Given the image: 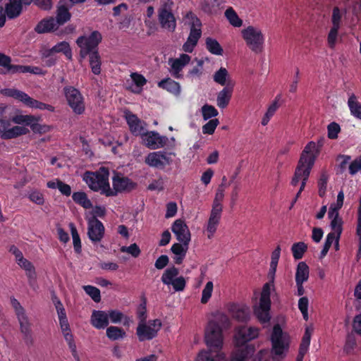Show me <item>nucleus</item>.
Here are the masks:
<instances>
[{
  "label": "nucleus",
  "instance_id": "nucleus-1",
  "mask_svg": "<svg viewBox=\"0 0 361 361\" xmlns=\"http://www.w3.org/2000/svg\"><path fill=\"white\" fill-rule=\"evenodd\" d=\"M231 325L229 317L223 312L216 311L209 316L204 329V342L209 349L200 351L195 361H228L221 349L224 340L223 332Z\"/></svg>",
  "mask_w": 361,
  "mask_h": 361
},
{
  "label": "nucleus",
  "instance_id": "nucleus-2",
  "mask_svg": "<svg viewBox=\"0 0 361 361\" xmlns=\"http://www.w3.org/2000/svg\"><path fill=\"white\" fill-rule=\"evenodd\" d=\"M271 353L274 361L283 360L289 350L290 338L279 324H275L269 335Z\"/></svg>",
  "mask_w": 361,
  "mask_h": 361
},
{
  "label": "nucleus",
  "instance_id": "nucleus-3",
  "mask_svg": "<svg viewBox=\"0 0 361 361\" xmlns=\"http://www.w3.org/2000/svg\"><path fill=\"white\" fill-rule=\"evenodd\" d=\"M109 176L108 169L101 167L96 172H85L83 180L93 191L99 192L107 197L115 196V192L111 190L109 183Z\"/></svg>",
  "mask_w": 361,
  "mask_h": 361
},
{
  "label": "nucleus",
  "instance_id": "nucleus-4",
  "mask_svg": "<svg viewBox=\"0 0 361 361\" xmlns=\"http://www.w3.org/2000/svg\"><path fill=\"white\" fill-rule=\"evenodd\" d=\"M54 303L57 312L59 326L61 333L63 336L65 341L68 344L71 355L75 361H80V356L77 350V346L75 343L74 336L73 334H72L63 305L61 303V302L58 299L54 300Z\"/></svg>",
  "mask_w": 361,
  "mask_h": 361
},
{
  "label": "nucleus",
  "instance_id": "nucleus-5",
  "mask_svg": "<svg viewBox=\"0 0 361 361\" xmlns=\"http://www.w3.org/2000/svg\"><path fill=\"white\" fill-rule=\"evenodd\" d=\"M240 34L249 49L255 54L262 52L265 44V35L259 27L250 25L242 29Z\"/></svg>",
  "mask_w": 361,
  "mask_h": 361
},
{
  "label": "nucleus",
  "instance_id": "nucleus-6",
  "mask_svg": "<svg viewBox=\"0 0 361 361\" xmlns=\"http://www.w3.org/2000/svg\"><path fill=\"white\" fill-rule=\"evenodd\" d=\"M274 285L265 283L263 286L259 301L253 306V313L257 320L262 324H268L271 319V290Z\"/></svg>",
  "mask_w": 361,
  "mask_h": 361
},
{
  "label": "nucleus",
  "instance_id": "nucleus-7",
  "mask_svg": "<svg viewBox=\"0 0 361 361\" xmlns=\"http://www.w3.org/2000/svg\"><path fill=\"white\" fill-rule=\"evenodd\" d=\"M1 93L4 96L12 97L22 102L25 106L32 109L47 110L51 112L55 110L53 106L36 100L25 92L15 88L3 89L1 90Z\"/></svg>",
  "mask_w": 361,
  "mask_h": 361
},
{
  "label": "nucleus",
  "instance_id": "nucleus-8",
  "mask_svg": "<svg viewBox=\"0 0 361 361\" xmlns=\"http://www.w3.org/2000/svg\"><path fill=\"white\" fill-rule=\"evenodd\" d=\"M320 147L321 145L314 142H309L301 153L296 169L311 171L319 154Z\"/></svg>",
  "mask_w": 361,
  "mask_h": 361
},
{
  "label": "nucleus",
  "instance_id": "nucleus-9",
  "mask_svg": "<svg viewBox=\"0 0 361 361\" xmlns=\"http://www.w3.org/2000/svg\"><path fill=\"white\" fill-rule=\"evenodd\" d=\"M102 40V35L97 31L92 32L90 35H84L78 38L76 43L80 47V56L85 59L93 51H97V47Z\"/></svg>",
  "mask_w": 361,
  "mask_h": 361
},
{
  "label": "nucleus",
  "instance_id": "nucleus-10",
  "mask_svg": "<svg viewBox=\"0 0 361 361\" xmlns=\"http://www.w3.org/2000/svg\"><path fill=\"white\" fill-rule=\"evenodd\" d=\"M63 93L68 104L76 114H82L85 109L84 97L80 92L72 86H66L63 88Z\"/></svg>",
  "mask_w": 361,
  "mask_h": 361
},
{
  "label": "nucleus",
  "instance_id": "nucleus-11",
  "mask_svg": "<svg viewBox=\"0 0 361 361\" xmlns=\"http://www.w3.org/2000/svg\"><path fill=\"white\" fill-rule=\"evenodd\" d=\"M174 154L164 151L149 152L145 159V163L152 168L164 169L173 162L172 156Z\"/></svg>",
  "mask_w": 361,
  "mask_h": 361
},
{
  "label": "nucleus",
  "instance_id": "nucleus-12",
  "mask_svg": "<svg viewBox=\"0 0 361 361\" xmlns=\"http://www.w3.org/2000/svg\"><path fill=\"white\" fill-rule=\"evenodd\" d=\"M161 327L159 319L149 320L148 322L140 321L137 327V335L140 341L152 340Z\"/></svg>",
  "mask_w": 361,
  "mask_h": 361
},
{
  "label": "nucleus",
  "instance_id": "nucleus-13",
  "mask_svg": "<svg viewBox=\"0 0 361 361\" xmlns=\"http://www.w3.org/2000/svg\"><path fill=\"white\" fill-rule=\"evenodd\" d=\"M11 119H0V137L3 140H11L29 133L27 127L13 126Z\"/></svg>",
  "mask_w": 361,
  "mask_h": 361
},
{
  "label": "nucleus",
  "instance_id": "nucleus-14",
  "mask_svg": "<svg viewBox=\"0 0 361 361\" xmlns=\"http://www.w3.org/2000/svg\"><path fill=\"white\" fill-rule=\"evenodd\" d=\"M179 271L175 267L166 269L161 276V281L165 285L171 286L174 291H183L185 287V279L182 276H178Z\"/></svg>",
  "mask_w": 361,
  "mask_h": 361
},
{
  "label": "nucleus",
  "instance_id": "nucleus-15",
  "mask_svg": "<svg viewBox=\"0 0 361 361\" xmlns=\"http://www.w3.org/2000/svg\"><path fill=\"white\" fill-rule=\"evenodd\" d=\"M9 252L14 255L15 260L18 265L25 270L29 283L32 286L36 281L37 274L35 267L32 262L25 259L22 252L14 245L10 247Z\"/></svg>",
  "mask_w": 361,
  "mask_h": 361
},
{
  "label": "nucleus",
  "instance_id": "nucleus-16",
  "mask_svg": "<svg viewBox=\"0 0 361 361\" xmlns=\"http://www.w3.org/2000/svg\"><path fill=\"white\" fill-rule=\"evenodd\" d=\"M9 252L14 255L15 260L18 265L25 270L29 283L32 286L36 281L37 274L35 267L32 262L25 259L22 252L14 245L10 247Z\"/></svg>",
  "mask_w": 361,
  "mask_h": 361
},
{
  "label": "nucleus",
  "instance_id": "nucleus-17",
  "mask_svg": "<svg viewBox=\"0 0 361 361\" xmlns=\"http://www.w3.org/2000/svg\"><path fill=\"white\" fill-rule=\"evenodd\" d=\"M10 301L19 322L21 333L25 337H30L31 335V324L25 310L15 298L11 297Z\"/></svg>",
  "mask_w": 361,
  "mask_h": 361
},
{
  "label": "nucleus",
  "instance_id": "nucleus-18",
  "mask_svg": "<svg viewBox=\"0 0 361 361\" xmlns=\"http://www.w3.org/2000/svg\"><path fill=\"white\" fill-rule=\"evenodd\" d=\"M140 137L143 145L150 149L164 147L168 140L166 136H162L156 131H145Z\"/></svg>",
  "mask_w": 361,
  "mask_h": 361
},
{
  "label": "nucleus",
  "instance_id": "nucleus-19",
  "mask_svg": "<svg viewBox=\"0 0 361 361\" xmlns=\"http://www.w3.org/2000/svg\"><path fill=\"white\" fill-rule=\"evenodd\" d=\"M259 329L255 326H242L236 329L235 340L238 346L244 345L245 343L258 338Z\"/></svg>",
  "mask_w": 361,
  "mask_h": 361
},
{
  "label": "nucleus",
  "instance_id": "nucleus-20",
  "mask_svg": "<svg viewBox=\"0 0 361 361\" xmlns=\"http://www.w3.org/2000/svg\"><path fill=\"white\" fill-rule=\"evenodd\" d=\"M191 56L187 54H181L177 58H171L169 59V65L170 66V73L172 76L176 78H182L183 69L190 63Z\"/></svg>",
  "mask_w": 361,
  "mask_h": 361
},
{
  "label": "nucleus",
  "instance_id": "nucleus-21",
  "mask_svg": "<svg viewBox=\"0 0 361 361\" xmlns=\"http://www.w3.org/2000/svg\"><path fill=\"white\" fill-rule=\"evenodd\" d=\"M87 235L90 240L97 243L102 240L104 235V226L103 224L94 216L88 219Z\"/></svg>",
  "mask_w": 361,
  "mask_h": 361
},
{
  "label": "nucleus",
  "instance_id": "nucleus-22",
  "mask_svg": "<svg viewBox=\"0 0 361 361\" xmlns=\"http://www.w3.org/2000/svg\"><path fill=\"white\" fill-rule=\"evenodd\" d=\"M343 221L330 220L331 231L327 235L324 245L329 247L334 244L336 250L339 249V240L343 231Z\"/></svg>",
  "mask_w": 361,
  "mask_h": 361
},
{
  "label": "nucleus",
  "instance_id": "nucleus-23",
  "mask_svg": "<svg viewBox=\"0 0 361 361\" xmlns=\"http://www.w3.org/2000/svg\"><path fill=\"white\" fill-rule=\"evenodd\" d=\"M171 231L178 241L189 244L191 240V233L184 220L176 219L171 225Z\"/></svg>",
  "mask_w": 361,
  "mask_h": 361
},
{
  "label": "nucleus",
  "instance_id": "nucleus-24",
  "mask_svg": "<svg viewBox=\"0 0 361 361\" xmlns=\"http://www.w3.org/2000/svg\"><path fill=\"white\" fill-rule=\"evenodd\" d=\"M159 20L161 27L169 32H173L176 27V18L171 9L166 5L163 6L159 11Z\"/></svg>",
  "mask_w": 361,
  "mask_h": 361
},
{
  "label": "nucleus",
  "instance_id": "nucleus-25",
  "mask_svg": "<svg viewBox=\"0 0 361 361\" xmlns=\"http://www.w3.org/2000/svg\"><path fill=\"white\" fill-rule=\"evenodd\" d=\"M112 185L115 195L118 192H129L135 188V183L128 177L116 174L112 178Z\"/></svg>",
  "mask_w": 361,
  "mask_h": 361
},
{
  "label": "nucleus",
  "instance_id": "nucleus-26",
  "mask_svg": "<svg viewBox=\"0 0 361 361\" xmlns=\"http://www.w3.org/2000/svg\"><path fill=\"white\" fill-rule=\"evenodd\" d=\"M221 218V212L211 210L207 221L204 226V233L212 239L216 233Z\"/></svg>",
  "mask_w": 361,
  "mask_h": 361
},
{
  "label": "nucleus",
  "instance_id": "nucleus-27",
  "mask_svg": "<svg viewBox=\"0 0 361 361\" xmlns=\"http://www.w3.org/2000/svg\"><path fill=\"white\" fill-rule=\"evenodd\" d=\"M146 83L147 80L142 75L138 73H132L130 75V78L126 80V89L132 92L140 94Z\"/></svg>",
  "mask_w": 361,
  "mask_h": 361
},
{
  "label": "nucleus",
  "instance_id": "nucleus-28",
  "mask_svg": "<svg viewBox=\"0 0 361 361\" xmlns=\"http://www.w3.org/2000/svg\"><path fill=\"white\" fill-rule=\"evenodd\" d=\"M126 119L131 133L136 136L141 135L146 130V123L140 120L135 114L130 112L126 113Z\"/></svg>",
  "mask_w": 361,
  "mask_h": 361
},
{
  "label": "nucleus",
  "instance_id": "nucleus-29",
  "mask_svg": "<svg viewBox=\"0 0 361 361\" xmlns=\"http://www.w3.org/2000/svg\"><path fill=\"white\" fill-rule=\"evenodd\" d=\"M228 311L231 316L239 322H247L250 317V307L245 304H232Z\"/></svg>",
  "mask_w": 361,
  "mask_h": 361
},
{
  "label": "nucleus",
  "instance_id": "nucleus-30",
  "mask_svg": "<svg viewBox=\"0 0 361 361\" xmlns=\"http://www.w3.org/2000/svg\"><path fill=\"white\" fill-rule=\"evenodd\" d=\"M32 0H9L6 6V13L9 18H14L18 16L21 11L23 5H29Z\"/></svg>",
  "mask_w": 361,
  "mask_h": 361
},
{
  "label": "nucleus",
  "instance_id": "nucleus-31",
  "mask_svg": "<svg viewBox=\"0 0 361 361\" xmlns=\"http://www.w3.org/2000/svg\"><path fill=\"white\" fill-rule=\"evenodd\" d=\"M90 324L97 329L107 328L109 319L106 311L93 310L90 317Z\"/></svg>",
  "mask_w": 361,
  "mask_h": 361
},
{
  "label": "nucleus",
  "instance_id": "nucleus-32",
  "mask_svg": "<svg viewBox=\"0 0 361 361\" xmlns=\"http://www.w3.org/2000/svg\"><path fill=\"white\" fill-rule=\"evenodd\" d=\"M20 65L11 63V58L0 53V75L19 73Z\"/></svg>",
  "mask_w": 361,
  "mask_h": 361
},
{
  "label": "nucleus",
  "instance_id": "nucleus-33",
  "mask_svg": "<svg viewBox=\"0 0 361 361\" xmlns=\"http://www.w3.org/2000/svg\"><path fill=\"white\" fill-rule=\"evenodd\" d=\"M238 347L232 354L231 361H245L255 351V346L252 344H245Z\"/></svg>",
  "mask_w": 361,
  "mask_h": 361
},
{
  "label": "nucleus",
  "instance_id": "nucleus-34",
  "mask_svg": "<svg viewBox=\"0 0 361 361\" xmlns=\"http://www.w3.org/2000/svg\"><path fill=\"white\" fill-rule=\"evenodd\" d=\"M62 52L66 57L71 60L72 59V51L70 48V45L66 42H61L54 46L51 49L44 51L42 53V56L44 58L49 57L53 53H60Z\"/></svg>",
  "mask_w": 361,
  "mask_h": 361
},
{
  "label": "nucleus",
  "instance_id": "nucleus-35",
  "mask_svg": "<svg viewBox=\"0 0 361 361\" xmlns=\"http://www.w3.org/2000/svg\"><path fill=\"white\" fill-rule=\"evenodd\" d=\"M40 117L27 114H16L11 118V121L16 124V126H30L32 130L36 129V126H33V123L38 122Z\"/></svg>",
  "mask_w": 361,
  "mask_h": 361
},
{
  "label": "nucleus",
  "instance_id": "nucleus-36",
  "mask_svg": "<svg viewBox=\"0 0 361 361\" xmlns=\"http://www.w3.org/2000/svg\"><path fill=\"white\" fill-rule=\"evenodd\" d=\"M343 201L344 193L341 190L337 195L336 202L331 204L329 207L328 217L330 220L343 221L342 218L339 216L338 211L343 207Z\"/></svg>",
  "mask_w": 361,
  "mask_h": 361
},
{
  "label": "nucleus",
  "instance_id": "nucleus-37",
  "mask_svg": "<svg viewBox=\"0 0 361 361\" xmlns=\"http://www.w3.org/2000/svg\"><path fill=\"white\" fill-rule=\"evenodd\" d=\"M310 174V171L306 170H301L300 169H295L294 176L291 180V184L292 185L295 186L298 184L300 181H301L300 190L297 192V197H300L302 191L304 190Z\"/></svg>",
  "mask_w": 361,
  "mask_h": 361
},
{
  "label": "nucleus",
  "instance_id": "nucleus-38",
  "mask_svg": "<svg viewBox=\"0 0 361 361\" xmlns=\"http://www.w3.org/2000/svg\"><path fill=\"white\" fill-rule=\"evenodd\" d=\"M233 87H225L219 91L216 96V105L220 109L226 108L232 97Z\"/></svg>",
  "mask_w": 361,
  "mask_h": 361
},
{
  "label": "nucleus",
  "instance_id": "nucleus-39",
  "mask_svg": "<svg viewBox=\"0 0 361 361\" xmlns=\"http://www.w3.org/2000/svg\"><path fill=\"white\" fill-rule=\"evenodd\" d=\"M201 35L202 32L195 30H190L186 42L183 45L182 49L186 53L192 52Z\"/></svg>",
  "mask_w": 361,
  "mask_h": 361
},
{
  "label": "nucleus",
  "instance_id": "nucleus-40",
  "mask_svg": "<svg viewBox=\"0 0 361 361\" xmlns=\"http://www.w3.org/2000/svg\"><path fill=\"white\" fill-rule=\"evenodd\" d=\"M189 244L185 243H174L171 250V252L174 254L173 261L176 264H180L182 263L183 259L185 258Z\"/></svg>",
  "mask_w": 361,
  "mask_h": 361
},
{
  "label": "nucleus",
  "instance_id": "nucleus-41",
  "mask_svg": "<svg viewBox=\"0 0 361 361\" xmlns=\"http://www.w3.org/2000/svg\"><path fill=\"white\" fill-rule=\"evenodd\" d=\"M214 81L221 85L228 87L231 82V75L228 70L224 67H221L219 70L214 72L213 75Z\"/></svg>",
  "mask_w": 361,
  "mask_h": 361
},
{
  "label": "nucleus",
  "instance_id": "nucleus-42",
  "mask_svg": "<svg viewBox=\"0 0 361 361\" xmlns=\"http://www.w3.org/2000/svg\"><path fill=\"white\" fill-rule=\"evenodd\" d=\"M281 255V247L278 245L276 249L271 253V262H270V268L269 271V278L270 281L268 283H271L274 285V281L275 278V274L276 271L278 262Z\"/></svg>",
  "mask_w": 361,
  "mask_h": 361
},
{
  "label": "nucleus",
  "instance_id": "nucleus-43",
  "mask_svg": "<svg viewBox=\"0 0 361 361\" xmlns=\"http://www.w3.org/2000/svg\"><path fill=\"white\" fill-rule=\"evenodd\" d=\"M108 319L113 324H119L123 322V325H129L131 320L129 317L125 316L121 311L116 310H111L106 311Z\"/></svg>",
  "mask_w": 361,
  "mask_h": 361
},
{
  "label": "nucleus",
  "instance_id": "nucleus-44",
  "mask_svg": "<svg viewBox=\"0 0 361 361\" xmlns=\"http://www.w3.org/2000/svg\"><path fill=\"white\" fill-rule=\"evenodd\" d=\"M58 26L55 19L50 18L39 22L35 27V31L38 33L48 32L56 30Z\"/></svg>",
  "mask_w": 361,
  "mask_h": 361
},
{
  "label": "nucleus",
  "instance_id": "nucleus-45",
  "mask_svg": "<svg viewBox=\"0 0 361 361\" xmlns=\"http://www.w3.org/2000/svg\"><path fill=\"white\" fill-rule=\"evenodd\" d=\"M158 86L175 95H179L180 93V84L171 78L162 80L158 83Z\"/></svg>",
  "mask_w": 361,
  "mask_h": 361
},
{
  "label": "nucleus",
  "instance_id": "nucleus-46",
  "mask_svg": "<svg viewBox=\"0 0 361 361\" xmlns=\"http://www.w3.org/2000/svg\"><path fill=\"white\" fill-rule=\"evenodd\" d=\"M348 106L351 115L361 120V103L358 102L357 97L354 94H351L349 96Z\"/></svg>",
  "mask_w": 361,
  "mask_h": 361
},
{
  "label": "nucleus",
  "instance_id": "nucleus-47",
  "mask_svg": "<svg viewBox=\"0 0 361 361\" xmlns=\"http://www.w3.org/2000/svg\"><path fill=\"white\" fill-rule=\"evenodd\" d=\"M89 63L92 72L94 75H99L102 70V60L98 51H93L89 55Z\"/></svg>",
  "mask_w": 361,
  "mask_h": 361
},
{
  "label": "nucleus",
  "instance_id": "nucleus-48",
  "mask_svg": "<svg viewBox=\"0 0 361 361\" xmlns=\"http://www.w3.org/2000/svg\"><path fill=\"white\" fill-rule=\"evenodd\" d=\"M183 22L185 25H188L190 27V30H195L199 32L201 31V22L195 14L192 12H187L183 17Z\"/></svg>",
  "mask_w": 361,
  "mask_h": 361
},
{
  "label": "nucleus",
  "instance_id": "nucleus-49",
  "mask_svg": "<svg viewBox=\"0 0 361 361\" xmlns=\"http://www.w3.org/2000/svg\"><path fill=\"white\" fill-rule=\"evenodd\" d=\"M106 335L111 341L123 339L126 336V331L116 326H108L106 330Z\"/></svg>",
  "mask_w": 361,
  "mask_h": 361
},
{
  "label": "nucleus",
  "instance_id": "nucleus-50",
  "mask_svg": "<svg viewBox=\"0 0 361 361\" xmlns=\"http://www.w3.org/2000/svg\"><path fill=\"white\" fill-rule=\"evenodd\" d=\"M225 17L229 23L234 27H240L243 25V20L240 18L235 11L232 8H228L224 13Z\"/></svg>",
  "mask_w": 361,
  "mask_h": 361
},
{
  "label": "nucleus",
  "instance_id": "nucleus-51",
  "mask_svg": "<svg viewBox=\"0 0 361 361\" xmlns=\"http://www.w3.org/2000/svg\"><path fill=\"white\" fill-rule=\"evenodd\" d=\"M224 185L223 184L220 185L216 190L215 197L212 203V210L222 213L223 207L221 202L224 198Z\"/></svg>",
  "mask_w": 361,
  "mask_h": 361
},
{
  "label": "nucleus",
  "instance_id": "nucleus-52",
  "mask_svg": "<svg viewBox=\"0 0 361 361\" xmlns=\"http://www.w3.org/2000/svg\"><path fill=\"white\" fill-rule=\"evenodd\" d=\"M309 278V267L303 262L298 264L295 273V282L304 283L307 281Z\"/></svg>",
  "mask_w": 361,
  "mask_h": 361
},
{
  "label": "nucleus",
  "instance_id": "nucleus-53",
  "mask_svg": "<svg viewBox=\"0 0 361 361\" xmlns=\"http://www.w3.org/2000/svg\"><path fill=\"white\" fill-rule=\"evenodd\" d=\"M73 201L84 207L85 209H90L92 207V204L87 195L83 192H76L72 195Z\"/></svg>",
  "mask_w": 361,
  "mask_h": 361
},
{
  "label": "nucleus",
  "instance_id": "nucleus-54",
  "mask_svg": "<svg viewBox=\"0 0 361 361\" xmlns=\"http://www.w3.org/2000/svg\"><path fill=\"white\" fill-rule=\"evenodd\" d=\"M206 48L212 54L221 56L223 54V49L217 40L208 37L206 39Z\"/></svg>",
  "mask_w": 361,
  "mask_h": 361
},
{
  "label": "nucleus",
  "instance_id": "nucleus-55",
  "mask_svg": "<svg viewBox=\"0 0 361 361\" xmlns=\"http://www.w3.org/2000/svg\"><path fill=\"white\" fill-rule=\"evenodd\" d=\"M197 64L190 68L188 72V76L190 78H200L203 73L204 61L202 59H195Z\"/></svg>",
  "mask_w": 361,
  "mask_h": 361
},
{
  "label": "nucleus",
  "instance_id": "nucleus-56",
  "mask_svg": "<svg viewBox=\"0 0 361 361\" xmlns=\"http://www.w3.org/2000/svg\"><path fill=\"white\" fill-rule=\"evenodd\" d=\"M71 18V14L67 8L64 6H59L57 10L56 22L58 25H63L67 22Z\"/></svg>",
  "mask_w": 361,
  "mask_h": 361
},
{
  "label": "nucleus",
  "instance_id": "nucleus-57",
  "mask_svg": "<svg viewBox=\"0 0 361 361\" xmlns=\"http://www.w3.org/2000/svg\"><path fill=\"white\" fill-rule=\"evenodd\" d=\"M214 290V283L212 281H208L202 291L200 302L202 304H206L212 298Z\"/></svg>",
  "mask_w": 361,
  "mask_h": 361
},
{
  "label": "nucleus",
  "instance_id": "nucleus-58",
  "mask_svg": "<svg viewBox=\"0 0 361 361\" xmlns=\"http://www.w3.org/2000/svg\"><path fill=\"white\" fill-rule=\"evenodd\" d=\"M340 27H331L327 35V44L329 48L334 49L338 39Z\"/></svg>",
  "mask_w": 361,
  "mask_h": 361
},
{
  "label": "nucleus",
  "instance_id": "nucleus-59",
  "mask_svg": "<svg viewBox=\"0 0 361 361\" xmlns=\"http://www.w3.org/2000/svg\"><path fill=\"white\" fill-rule=\"evenodd\" d=\"M69 227L72 235L74 249L76 252L80 253L81 251V242L78 231L73 223L69 224Z\"/></svg>",
  "mask_w": 361,
  "mask_h": 361
},
{
  "label": "nucleus",
  "instance_id": "nucleus-60",
  "mask_svg": "<svg viewBox=\"0 0 361 361\" xmlns=\"http://www.w3.org/2000/svg\"><path fill=\"white\" fill-rule=\"evenodd\" d=\"M221 4V0H203L201 8L205 13H212L215 11Z\"/></svg>",
  "mask_w": 361,
  "mask_h": 361
},
{
  "label": "nucleus",
  "instance_id": "nucleus-61",
  "mask_svg": "<svg viewBox=\"0 0 361 361\" xmlns=\"http://www.w3.org/2000/svg\"><path fill=\"white\" fill-rule=\"evenodd\" d=\"M291 250L294 258L299 259L302 257L304 252L306 251L307 245L302 242L297 243L293 245Z\"/></svg>",
  "mask_w": 361,
  "mask_h": 361
},
{
  "label": "nucleus",
  "instance_id": "nucleus-62",
  "mask_svg": "<svg viewBox=\"0 0 361 361\" xmlns=\"http://www.w3.org/2000/svg\"><path fill=\"white\" fill-rule=\"evenodd\" d=\"M85 293L96 302L101 300L100 290L92 286H84L82 287Z\"/></svg>",
  "mask_w": 361,
  "mask_h": 361
},
{
  "label": "nucleus",
  "instance_id": "nucleus-63",
  "mask_svg": "<svg viewBox=\"0 0 361 361\" xmlns=\"http://www.w3.org/2000/svg\"><path fill=\"white\" fill-rule=\"evenodd\" d=\"M201 111L204 121L215 117L219 114L218 111L215 109L214 106L209 104H204L202 107Z\"/></svg>",
  "mask_w": 361,
  "mask_h": 361
},
{
  "label": "nucleus",
  "instance_id": "nucleus-64",
  "mask_svg": "<svg viewBox=\"0 0 361 361\" xmlns=\"http://www.w3.org/2000/svg\"><path fill=\"white\" fill-rule=\"evenodd\" d=\"M343 13L338 7H334L331 16V27H341Z\"/></svg>",
  "mask_w": 361,
  "mask_h": 361
}]
</instances>
